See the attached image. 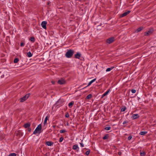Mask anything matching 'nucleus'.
Segmentation results:
<instances>
[{
	"label": "nucleus",
	"mask_w": 156,
	"mask_h": 156,
	"mask_svg": "<svg viewBox=\"0 0 156 156\" xmlns=\"http://www.w3.org/2000/svg\"><path fill=\"white\" fill-rule=\"evenodd\" d=\"M74 53L73 50L70 49L68 50L65 54V56L67 58H70L73 55Z\"/></svg>",
	"instance_id": "f257e3e1"
},
{
	"label": "nucleus",
	"mask_w": 156,
	"mask_h": 156,
	"mask_svg": "<svg viewBox=\"0 0 156 156\" xmlns=\"http://www.w3.org/2000/svg\"><path fill=\"white\" fill-rule=\"evenodd\" d=\"M42 126L41 124L39 125L34 132L33 134L40 133L41 132Z\"/></svg>",
	"instance_id": "f03ea898"
},
{
	"label": "nucleus",
	"mask_w": 156,
	"mask_h": 156,
	"mask_svg": "<svg viewBox=\"0 0 156 156\" xmlns=\"http://www.w3.org/2000/svg\"><path fill=\"white\" fill-rule=\"evenodd\" d=\"M65 102V101L64 99H60L56 102L55 105H56V106L59 107L62 106L64 104V103Z\"/></svg>",
	"instance_id": "7ed1b4c3"
},
{
	"label": "nucleus",
	"mask_w": 156,
	"mask_h": 156,
	"mask_svg": "<svg viewBox=\"0 0 156 156\" xmlns=\"http://www.w3.org/2000/svg\"><path fill=\"white\" fill-rule=\"evenodd\" d=\"M115 41V38L113 37H112L108 39L106 41V43L107 44H110Z\"/></svg>",
	"instance_id": "20e7f679"
},
{
	"label": "nucleus",
	"mask_w": 156,
	"mask_h": 156,
	"mask_svg": "<svg viewBox=\"0 0 156 156\" xmlns=\"http://www.w3.org/2000/svg\"><path fill=\"white\" fill-rule=\"evenodd\" d=\"M30 94H28L24 96L23 97L20 98V102H23L27 99L30 96Z\"/></svg>",
	"instance_id": "39448f33"
},
{
	"label": "nucleus",
	"mask_w": 156,
	"mask_h": 156,
	"mask_svg": "<svg viewBox=\"0 0 156 156\" xmlns=\"http://www.w3.org/2000/svg\"><path fill=\"white\" fill-rule=\"evenodd\" d=\"M58 83L60 85L64 84L66 83V81L64 79L61 78L58 81Z\"/></svg>",
	"instance_id": "423d86ee"
},
{
	"label": "nucleus",
	"mask_w": 156,
	"mask_h": 156,
	"mask_svg": "<svg viewBox=\"0 0 156 156\" xmlns=\"http://www.w3.org/2000/svg\"><path fill=\"white\" fill-rule=\"evenodd\" d=\"M47 23V22L46 21H44L42 22L41 23V26L44 29H46V25Z\"/></svg>",
	"instance_id": "0eeeda50"
},
{
	"label": "nucleus",
	"mask_w": 156,
	"mask_h": 156,
	"mask_svg": "<svg viewBox=\"0 0 156 156\" xmlns=\"http://www.w3.org/2000/svg\"><path fill=\"white\" fill-rule=\"evenodd\" d=\"M130 12V11H128L126 12H124L123 13H122V14L121 15L120 17H123L125 16H126L128 14H129Z\"/></svg>",
	"instance_id": "6e6552de"
},
{
	"label": "nucleus",
	"mask_w": 156,
	"mask_h": 156,
	"mask_svg": "<svg viewBox=\"0 0 156 156\" xmlns=\"http://www.w3.org/2000/svg\"><path fill=\"white\" fill-rule=\"evenodd\" d=\"M81 55V54L79 52H77V53L75 55L74 57L76 58L80 59V57Z\"/></svg>",
	"instance_id": "1a4fd4ad"
},
{
	"label": "nucleus",
	"mask_w": 156,
	"mask_h": 156,
	"mask_svg": "<svg viewBox=\"0 0 156 156\" xmlns=\"http://www.w3.org/2000/svg\"><path fill=\"white\" fill-rule=\"evenodd\" d=\"M152 33V31L151 30H150L147 32H145L144 33V35L145 36H148L150 34H151Z\"/></svg>",
	"instance_id": "9d476101"
},
{
	"label": "nucleus",
	"mask_w": 156,
	"mask_h": 156,
	"mask_svg": "<svg viewBox=\"0 0 156 156\" xmlns=\"http://www.w3.org/2000/svg\"><path fill=\"white\" fill-rule=\"evenodd\" d=\"M96 80V78H95L93 80L90 81L88 83L87 86L83 89H84V88H86L87 87L90 86Z\"/></svg>",
	"instance_id": "9b49d317"
},
{
	"label": "nucleus",
	"mask_w": 156,
	"mask_h": 156,
	"mask_svg": "<svg viewBox=\"0 0 156 156\" xmlns=\"http://www.w3.org/2000/svg\"><path fill=\"white\" fill-rule=\"evenodd\" d=\"M110 91V89H108L105 92L103 95H102V96L101 97V98H103L106 95H107L108 93Z\"/></svg>",
	"instance_id": "f8f14e48"
},
{
	"label": "nucleus",
	"mask_w": 156,
	"mask_h": 156,
	"mask_svg": "<svg viewBox=\"0 0 156 156\" xmlns=\"http://www.w3.org/2000/svg\"><path fill=\"white\" fill-rule=\"evenodd\" d=\"M45 144L48 146H51L53 145V143L50 141H48L46 142Z\"/></svg>",
	"instance_id": "ddd939ff"
},
{
	"label": "nucleus",
	"mask_w": 156,
	"mask_h": 156,
	"mask_svg": "<svg viewBox=\"0 0 156 156\" xmlns=\"http://www.w3.org/2000/svg\"><path fill=\"white\" fill-rule=\"evenodd\" d=\"M143 27H140L137 28V29L135 31L136 33H138L141 31L143 29Z\"/></svg>",
	"instance_id": "4468645a"
},
{
	"label": "nucleus",
	"mask_w": 156,
	"mask_h": 156,
	"mask_svg": "<svg viewBox=\"0 0 156 156\" xmlns=\"http://www.w3.org/2000/svg\"><path fill=\"white\" fill-rule=\"evenodd\" d=\"M30 123L29 122L25 124L24 125V126L25 128H28L30 127Z\"/></svg>",
	"instance_id": "2eb2a0df"
},
{
	"label": "nucleus",
	"mask_w": 156,
	"mask_h": 156,
	"mask_svg": "<svg viewBox=\"0 0 156 156\" xmlns=\"http://www.w3.org/2000/svg\"><path fill=\"white\" fill-rule=\"evenodd\" d=\"M74 104V101H71V102H70V103H69V104H68V106H69V108H71L73 105Z\"/></svg>",
	"instance_id": "dca6fc26"
},
{
	"label": "nucleus",
	"mask_w": 156,
	"mask_h": 156,
	"mask_svg": "<svg viewBox=\"0 0 156 156\" xmlns=\"http://www.w3.org/2000/svg\"><path fill=\"white\" fill-rule=\"evenodd\" d=\"M115 68L114 67V66H112L110 68H108L106 70V72H108V71H110L111 70H112L114 68Z\"/></svg>",
	"instance_id": "f3484780"
},
{
	"label": "nucleus",
	"mask_w": 156,
	"mask_h": 156,
	"mask_svg": "<svg viewBox=\"0 0 156 156\" xmlns=\"http://www.w3.org/2000/svg\"><path fill=\"white\" fill-rule=\"evenodd\" d=\"M32 54L30 51H29L27 53V56L29 57H30L32 56Z\"/></svg>",
	"instance_id": "a211bd4d"
},
{
	"label": "nucleus",
	"mask_w": 156,
	"mask_h": 156,
	"mask_svg": "<svg viewBox=\"0 0 156 156\" xmlns=\"http://www.w3.org/2000/svg\"><path fill=\"white\" fill-rule=\"evenodd\" d=\"M73 149L74 150L79 149V148L77 145H74L73 147Z\"/></svg>",
	"instance_id": "6ab92c4d"
},
{
	"label": "nucleus",
	"mask_w": 156,
	"mask_h": 156,
	"mask_svg": "<svg viewBox=\"0 0 156 156\" xmlns=\"http://www.w3.org/2000/svg\"><path fill=\"white\" fill-rule=\"evenodd\" d=\"M147 133V132L146 131H142L141 132L140 134L141 135H144Z\"/></svg>",
	"instance_id": "aec40b11"
},
{
	"label": "nucleus",
	"mask_w": 156,
	"mask_h": 156,
	"mask_svg": "<svg viewBox=\"0 0 156 156\" xmlns=\"http://www.w3.org/2000/svg\"><path fill=\"white\" fill-rule=\"evenodd\" d=\"M126 108L125 106H123L121 109V111L122 112H125L126 109Z\"/></svg>",
	"instance_id": "412c9836"
},
{
	"label": "nucleus",
	"mask_w": 156,
	"mask_h": 156,
	"mask_svg": "<svg viewBox=\"0 0 156 156\" xmlns=\"http://www.w3.org/2000/svg\"><path fill=\"white\" fill-rule=\"evenodd\" d=\"M92 94H90L87 96L86 98L88 99H90L92 98Z\"/></svg>",
	"instance_id": "4be33fe9"
},
{
	"label": "nucleus",
	"mask_w": 156,
	"mask_h": 156,
	"mask_svg": "<svg viewBox=\"0 0 156 156\" xmlns=\"http://www.w3.org/2000/svg\"><path fill=\"white\" fill-rule=\"evenodd\" d=\"M22 133L21 132L20 130L18 131L16 133V134L17 136L20 135L22 136L21 134Z\"/></svg>",
	"instance_id": "5701e85b"
},
{
	"label": "nucleus",
	"mask_w": 156,
	"mask_h": 156,
	"mask_svg": "<svg viewBox=\"0 0 156 156\" xmlns=\"http://www.w3.org/2000/svg\"><path fill=\"white\" fill-rule=\"evenodd\" d=\"M30 40L31 42H34L35 41V38L34 37H31L30 38Z\"/></svg>",
	"instance_id": "b1692460"
},
{
	"label": "nucleus",
	"mask_w": 156,
	"mask_h": 156,
	"mask_svg": "<svg viewBox=\"0 0 156 156\" xmlns=\"http://www.w3.org/2000/svg\"><path fill=\"white\" fill-rule=\"evenodd\" d=\"M19 61V59L18 58H15L14 60V63H17Z\"/></svg>",
	"instance_id": "393cba45"
},
{
	"label": "nucleus",
	"mask_w": 156,
	"mask_h": 156,
	"mask_svg": "<svg viewBox=\"0 0 156 156\" xmlns=\"http://www.w3.org/2000/svg\"><path fill=\"white\" fill-rule=\"evenodd\" d=\"M111 129V127L110 126H108L107 127H106L105 128V129L106 130H110Z\"/></svg>",
	"instance_id": "a878e982"
},
{
	"label": "nucleus",
	"mask_w": 156,
	"mask_h": 156,
	"mask_svg": "<svg viewBox=\"0 0 156 156\" xmlns=\"http://www.w3.org/2000/svg\"><path fill=\"white\" fill-rule=\"evenodd\" d=\"M145 155V153L144 151L141 152L140 153V156H144Z\"/></svg>",
	"instance_id": "bb28decb"
},
{
	"label": "nucleus",
	"mask_w": 156,
	"mask_h": 156,
	"mask_svg": "<svg viewBox=\"0 0 156 156\" xmlns=\"http://www.w3.org/2000/svg\"><path fill=\"white\" fill-rule=\"evenodd\" d=\"M16 154L15 153H12L10 154L9 156H16Z\"/></svg>",
	"instance_id": "cd10ccee"
},
{
	"label": "nucleus",
	"mask_w": 156,
	"mask_h": 156,
	"mask_svg": "<svg viewBox=\"0 0 156 156\" xmlns=\"http://www.w3.org/2000/svg\"><path fill=\"white\" fill-rule=\"evenodd\" d=\"M108 136V134L105 135L103 137V139L104 140L107 139L108 138V136Z\"/></svg>",
	"instance_id": "c85d7f7f"
},
{
	"label": "nucleus",
	"mask_w": 156,
	"mask_h": 156,
	"mask_svg": "<svg viewBox=\"0 0 156 156\" xmlns=\"http://www.w3.org/2000/svg\"><path fill=\"white\" fill-rule=\"evenodd\" d=\"M48 120V118H45V119H44V124L45 125L46 123L47 122V121Z\"/></svg>",
	"instance_id": "c756f323"
},
{
	"label": "nucleus",
	"mask_w": 156,
	"mask_h": 156,
	"mask_svg": "<svg viewBox=\"0 0 156 156\" xmlns=\"http://www.w3.org/2000/svg\"><path fill=\"white\" fill-rule=\"evenodd\" d=\"M66 132V131L65 130H61L59 131V132L60 133H63Z\"/></svg>",
	"instance_id": "7c9ffc66"
},
{
	"label": "nucleus",
	"mask_w": 156,
	"mask_h": 156,
	"mask_svg": "<svg viewBox=\"0 0 156 156\" xmlns=\"http://www.w3.org/2000/svg\"><path fill=\"white\" fill-rule=\"evenodd\" d=\"M90 150H89L87 151L86 152V154L87 155H88L89 154H90Z\"/></svg>",
	"instance_id": "2f4dec72"
},
{
	"label": "nucleus",
	"mask_w": 156,
	"mask_h": 156,
	"mask_svg": "<svg viewBox=\"0 0 156 156\" xmlns=\"http://www.w3.org/2000/svg\"><path fill=\"white\" fill-rule=\"evenodd\" d=\"M69 113L68 112H66V114H65V117H69Z\"/></svg>",
	"instance_id": "473e14b6"
},
{
	"label": "nucleus",
	"mask_w": 156,
	"mask_h": 156,
	"mask_svg": "<svg viewBox=\"0 0 156 156\" xmlns=\"http://www.w3.org/2000/svg\"><path fill=\"white\" fill-rule=\"evenodd\" d=\"M138 116L137 117H139L138 115L137 114H133L132 117H135V116Z\"/></svg>",
	"instance_id": "72a5a7b5"
},
{
	"label": "nucleus",
	"mask_w": 156,
	"mask_h": 156,
	"mask_svg": "<svg viewBox=\"0 0 156 156\" xmlns=\"http://www.w3.org/2000/svg\"><path fill=\"white\" fill-rule=\"evenodd\" d=\"M129 122V121H128L126 120L124 121L123 122V125H125L126 124H127V123Z\"/></svg>",
	"instance_id": "f704fd0d"
},
{
	"label": "nucleus",
	"mask_w": 156,
	"mask_h": 156,
	"mask_svg": "<svg viewBox=\"0 0 156 156\" xmlns=\"http://www.w3.org/2000/svg\"><path fill=\"white\" fill-rule=\"evenodd\" d=\"M131 91L132 93H135L136 91V90L135 89H132Z\"/></svg>",
	"instance_id": "c9c22d12"
},
{
	"label": "nucleus",
	"mask_w": 156,
	"mask_h": 156,
	"mask_svg": "<svg viewBox=\"0 0 156 156\" xmlns=\"http://www.w3.org/2000/svg\"><path fill=\"white\" fill-rule=\"evenodd\" d=\"M63 138L62 137H61L59 139V141L60 142H61L63 140Z\"/></svg>",
	"instance_id": "e433bc0d"
},
{
	"label": "nucleus",
	"mask_w": 156,
	"mask_h": 156,
	"mask_svg": "<svg viewBox=\"0 0 156 156\" xmlns=\"http://www.w3.org/2000/svg\"><path fill=\"white\" fill-rule=\"evenodd\" d=\"M24 45H25V44L23 42H21V43L20 44V45L22 47L24 46Z\"/></svg>",
	"instance_id": "4c0bfd02"
},
{
	"label": "nucleus",
	"mask_w": 156,
	"mask_h": 156,
	"mask_svg": "<svg viewBox=\"0 0 156 156\" xmlns=\"http://www.w3.org/2000/svg\"><path fill=\"white\" fill-rule=\"evenodd\" d=\"M132 138V137L131 136H130L128 137V139L129 140H130Z\"/></svg>",
	"instance_id": "58836bf2"
},
{
	"label": "nucleus",
	"mask_w": 156,
	"mask_h": 156,
	"mask_svg": "<svg viewBox=\"0 0 156 156\" xmlns=\"http://www.w3.org/2000/svg\"><path fill=\"white\" fill-rule=\"evenodd\" d=\"M80 144L81 147H84V145L83 143H80Z\"/></svg>",
	"instance_id": "ea45409f"
},
{
	"label": "nucleus",
	"mask_w": 156,
	"mask_h": 156,
	"mask_svg": "<svg viewBox=\"0 0 156 156\" xmlns=\"http://www.w3.org/2000/svg\"><path fill=\"white\" fill-rule=\"evenodd\" d=\"M118 154L119 155H121L122 154V153L121 151H119L118 152Z\"/></svg>",
	"instance_id": "a19ab883"
},
{
	"label": "nucleus",
	"mask_w": 156,
	"mask_h": 156,
	"mask_svg": "<svg viewBox=\"0 0 156 156\" xmlns=\"http://www.w3.org/2000/svg\"><path fill=\"white\" fill-rule=\"evenodd\" d=\"M30 130H31V129H29V131H30Z\"/></svg>",
	"instance_id": "79ce46f5"
},
{
	"label": "nucleus",
	"mask_w": 156,
	"mask_h": 156,
	"mask_svg": "<svg viewBox=\"0 0 156 156\" xmlns=\"http://www.w3.org/2000/svg\"><path fill=\"white\" fill-rule=\"evenodd\" d=\"M136 118V117H135V118H133V119H135L136 118Z\"/></svg>",
	"instance_id": "37998d69"
},
{
	"label": "nucleus",
	"mask_w": 156,
	"mask_h": 156,
	"mask_svg": "<svg viewBox=\"0 0 156 156\" xmlns=\"http://www.w3.org/2000/svg\"><path fill=\"white\" fill-rule=\"evenodd\" d=\"M52 83L53 84H54V82H53V81H52Z\"/></svg>",
	"instance_id": "c03bdc74"
},
{
	"label": "nucleus",
	"mask_w": 156,
	"mask_h": 156,
	"mask_svg": "<svg viewBox=\"0 0 156 156\" xmlns=\"http://www.w3.org/2000/svg\"><path fill=\"white\" fill-rule=\"evenodd\" d=\"M52 83L53 84H54V82H53V81H52Z\"/></svg>",
	"instance_id": "a18cd8bd"
},
{
	"label": "nucleus",
	"mask_w": 156,
	"mask_h": 156,
	"mask_svg": "<svg viewBox=\"0 0 156 156\" xmlns=\"http://www.w3.org/2000/svg\"><path fill=\"white\" fill-rule=\"evenodd\" d=\"M49 4V3H48V5Z\"/></svg>",
	"instance_id": "49530a36"
},
{
	"label": "nucleus",
	"mask_w": 156,
	"mask_h": 156,
	"mask_svg": "<svg viewBox=\"0 0 156 156\" xmlns=\"http://www.w3.org/2000/svg\"><path fill=\"white\" fill-rule=\"evenodd\" d=\"M46 117H48V116H46Z\"/></svg>",
	"instance_id": "de8ad7c7"
}]
</instances>
